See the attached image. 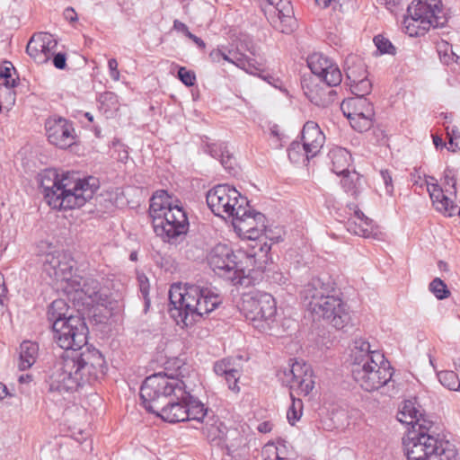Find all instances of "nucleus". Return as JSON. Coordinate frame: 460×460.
<instances>
[{
  "instance_id": "f257e3e1",
  "label": "nucleus",
  "mask_w": 460,
  "mask_h": 460,
  "mask_svg": "<svg viewBox=\"0 0 460 460\" xmlns=\"http://www.w3.org/2000/svg\"><path fill=\"white\" fill-rule=\"evenodd\" d=\"M106 372L104 357L95 348L62 351L49 367L46 383L49 392H74L84 385L100 381Z\"/></svg>"
},
{
  "instance_id": "f03ea898",
  "label": "nucleus",
  "mask_w": 460,
  "mask_h": 460,
  "mask_svg": "<svg viewBox=\"0 0 460 460\" xmlns=\"http://www.w3.org/2000/svg\"><path fill=\"white\" fill-rule=\"evenodd\" d=\"M39 181L47 203L55 209H75L93 199L99 189L96 179H80L75 172L59 174L48 168L39 174Z\"/></svg>"
},
{
  "instance_id": "7ed1b4c3",
  "label": "nucleus",
  "mask_w": 460,
  "mask_h": 460,
  "mask_svg": "<svg viewBox=\"0 0 460 460\" xmlns=\"http://www.w3.org/2000/svg\"><path fill=\"white\" fill-rule=\"evenodd\" d=\"M171 316L179 324L191 325L214 311L222 302L220 296L208 288L195 284L174 283L169 290Z\"/></svg>"
},
{
  "instance_id": "20e7f679",
  "label": "nucleus",
  "mask_w": 460,
  "mask_h": 460,
  "mask_svg": "<svg viewBox=\"0 0 460 460\" xmlns=\"http://www.w3.org/2000/svg\"><path fill=\"white\" fill-rule=\"evenodd\" d=\"M149 215L154 232L164 242L178 244L189 231V220L181 201L172 200L166 190H157L150 199Z\"/></svg>"
},
{
  "instance_id": "39448f33",
  "label": "nucleus",
  "mask_w": 460,
  "mask_h": 460,
  "mask_svg": "<svg viewBox=\"0 0 460 460\" xmlns=\"http://www.w3.org/2000/svg\"><path fill=\"white\" fill-rule=\"evenodd\" d=\"M397 419L411 426L402 444L408 460H429L438 450V438L429 433L433 422L427 420L411 401L405 402Z\"/></svg>"
},
{
  "instance_id": "423d86ee",
  "label": "nucleus",
  "mask_w": 460,
  "mask_h": 460,
  "mask_svg": "<svg viewBox=\"0 0 460 460\" xmlns=\"http://www.w3.org/2000/svg\"><path fill=\"white\" fill-rule=\"evenodd\" d=\"M186 385L182 380L159 372L146 377L140 387L143 406L149 412H156L170 398L186 397Z\"/></svg>"
},
{
  "instance_id": "0eeeda50",
  "label": "nucleus",
  "mask_w": 460,
  "mask_h": 460,
  "mask_svg": "<svg viewBox=\"0 0 460 460\" xmlns=\"http://www.w3.org/2000/svg\"><path fill=\"white\" fill-rule=\"evenodd\" d=\"M407 13L403 25L411 37L423 35L431 27L442 28L448 21L441 0H418L408 6Z\"/></svg>"
},
{
  "instance_id": "6e6552de",
  "label": "nucleus",
  "mask_w": 460,
  "mask_h": 460,
  "mask_svg": "<svg viewBox=\"0 0 460 460\" xmlns=\"http://www.w3.org/2000/svg\"><path fill=\"white\" fill-rule=\"evenodd\" d=\"M354 380L366 391L372 392L394 383L393 368L381 352L357 358L352 365Z\"/></svg>"
},
{
  "instance_id": "1a4fd4ad",
  "label": "nucleus",
  "mask_w": 460,
  "mask_h": 460,
  "mask_svg": "<svg viewBox=\"0 0 460 460\" xmlns=\"http://www.w3.org/2000/svg\"><path fill=\"white\" fill-rule=\"evenodd\" d=\"M240 311L255 329L266 332L275 321L276 302L268 293H248L242 297Z\"/></svg>"
},
{
  "instance_id": "9d476101",
  "label": "nucleus",
  "mask_w": 460,
  "mask_h": 460,
  "mask_svg": "<svg viewBox=\"0 0 460 460\" xmlns=\"http://www.w3.org/2000/svg\"><path fill=\"white\" fill-rule=\"evenodd\" d=\"M207 204L217 217L223 218L244 215L243 205L248 206L246 198L228 184H218L209 190L206 196Z\"/></svg>"
},
{
  "instance_id": "9b49d317",
  "label": "nucleus",
  "mask_w": 460,
  "mask_h": 460,
  "mask_svg": "<svg viewBox=\"0 0 460 460\" xmlns=\"http://www.w3.org/2000/svg\"><path fill=\"white\" fill-rule=\"evenodd\" d=\"M53 338L63 351H79L87 343L88 327L80 315L69 314L66 320L53 324Z\"/></svg>"
},
{
  "instance_id": "f8f14e48",
  "label": "nucleus",
  "mask_w": 460,
  "mask_h": 460,
  "mask_svg": "<svg viewBox=\"0 0 460 460\" xmlns=\"http://www.w3.org/2000/svg\"><path fill=\"white\" fill-rule=\"evenodd\" d=\"M235 258L236 256L229 246L217 244L210 252L208 264L218 276L230 280L234 285H243V270L240 268Z\"/></svg>"
},
{
  "instance_id": "ddd939ff",
  "label": "nucleus",
  "mask_w": 460,
  "mask_h": 460,
  "mask_svg": "<svg viewBox=\"0 0 460 460\" xmlns=\"http://www.w3.org/2000/svg\"><path fill=\"white\" fill-rule=\"evenodd\" d=\"M288 367L278 372V377L283 385L298 394L307 395L314 387L313 370L303 360L290 359Z\"/></svg>"
},
{
  "instance_id": "4468645a",
  "label": "nucleus",
  "mask_w": 460,
  "mask_h": 460,
  "mask_svg": "<svg viewBox=\"0 0 460 460\" xmlns=\"http://www.w3.org/2000/svg\"><path fill=\"white\" fill-rule=\"evenodd\" d=\"M314 318L326 320L334 328L343 329L349 322L350 316L347 305L339 296L338 291L319 301L309 309Z\"/></svg>"
},
{
  "instance_id": "2eb2a0df",
  "label": "nucleus",
  "mask_w": 460,
  "mask_h": 460,
  "mask_svg": "<svg viewBox=\"0 0 460 460\" xmlns=\"http://www.w3.org/2000/svg\"><path fill=\"white\" fill-rule=\"evenodd\" d=\"M341 110L355 130L362 132L371 128L375 111L373 103L366 97L345 99L341 104Z\"/></svg>"
},
{
  "instance_id": "dca6fc26",
  "label": "nucleus",
  "mask_w": 460,
  "mask_h": 460,
  "mask_svg": "<svg viewBox=\"0 0 460 460\" xmlns=\"http://www.w3.org/2000/svg\"><path fill=\"white\" fill-rule=\"evenodd\" d=\"M245 214L235 215L233 218V226L240 234H245L248 239L256 240L260 238L266 229V217L261 213L243 205Z\"/></svg>"
},
{
  "instance_id": "f3484780",
  "label": "nucleus",
  "mask_w": 460,
  "mask_h": 460,
  "mask_svg": "<svg viewBox=\"0 0 460 460\" xmlns=\"http://www.w3.org/2000/svg\"><path fill=\"white\" fill-rule=\"evenodd\" d=\"M308 66L318 80H323L329 86H337L341 83V72L332 59L321 53H314L308 58Z\"/></svg>"
},
{
  "instance_id": "a211bd4d",
  "label": "nucleus",
  "mask_w": 460,
  "mask_h": 460,
  "mask_svg": "<svg viewBox=\"0 0 460 460\" xmlns=\"http://www.w3.org/2000/svg\"><path fill=\"white\" fill-rule=\"evenodd\" d=\"M45 129L49 141L59 148H67L75 143L72 124L64 118H49L45 122Z\"/></svg>"
},
{
  "instance_id": "6ab92c4d",
  "label": "nucleus",
  "mask_w": 460,
  "mask_h": 460,
  "mask_svg": "<svg viewBox=\"0 0 460 460\" xmlns=\"http://www.w3.org/2000/svg\"><path fill=\"white\" fill-rule=\"evenodd\" d=\"M335 282L327 276L313 278L301 291V296L308 310L327 296L336 293Z\"/></svg>"
},
{
  "instance_id": "aec40b11",
  "label": "nucleus",
  "mask_w": 460,
  "mask_h": 460,
  "mask_svg": "<svg viewBox=\"0 0 460 460\" xmlns=\"http://www.w3.org/2000/svg\"><path fill=\"white\" fill-rule=\"evenodd\" d=\"M323 80L313 77L304 78L302 89L306 98L318 107H328L336 100L337 93L331 89L327 84H323Z\"/></svg>"
},
{
  "instance_id": "412c9836",
  "label": "nucleus",
  "mask_w": 460,
  "mask_h": 460,
  "mask_svg": "<svg viewBox=\"0 0 460 460\" xmlns=\"http://www.w3.org/2000/svg\"><path fill=\"white\" fill-rule=\"evenodd\" d=\"M72 260L64 252L48 253L43 261V271L56 281L67 282L72 276Z\"/></svg>"
},
{
  "instance_id": "4be33fe9",
  "label": "nucleus",
  "mask_w": 460,
  "mask_h": 460,
  "mask_svg": "<svg viewBox=\"0 0 460 460\" xmlns=\"http://www.w3.org/2000/svg\"><path fill=\"white\" fill-rule=\"evenodd\" d=\"M57 41L52 39V35L48 32H40L34 34L29 40L26 52L39 64L49 61L51 51L56 48Z\"/></svg>"
},
{
  "instance_id": "5701e85b",
  "label": "nucleus",
  "mask_w": 460,
  "mask_h": 460,
  "mask_svg": "<svg viewBox=\"0 0 460 460\" xmlns=\"http://www.w3.org/2000/svg\"><path fill=\"white\" fill-rule=\"evenodd\" d=\"M325 136L314 121H307L302 130V156L308 161L314 157L323 146Z\"/></svg>"
},
{
  "instance_id": "b1692460",
  "label": "nucleus",
  "mask_w": 460,
  "mask_h": 460,
  "mask_svg": "<svg viewBox=\"0 0 460 460\" xmlns=\"http://www.w3.org/2000/svg\"><path fill=\"white\" fill-rule=\"evenodd\" d=\"M184 399H176V396L170 398L161 409H157L154 414L161 417L164 420L171 423L189 420L186 410L187 400L190 399V393L186 391Z\"/></svg>"
},
{
  "instance_id": "393cba45",
  "label": "nucleus",
  "mask_w": 460,
  "mask_h": 460,
  "mask_svg": "<svg viewBox=\"0 0 460 460\" xmlns=\"http://www.w3.org/2000/svg\"><path fill=\"white\" fill-rule=\"evenodd\" d=\"M425 183L436 210L442 212L447 217L454 216L457 206L454 205L453 201L444 194V191L438 184L437 180L433 176L425 175Z\"/></svg>"
},
{
  "instance_id": "a878e982",
  "label": "nucleus",
  "mask_w": 460,
  "mask_h": 460,
  "mask_svg": "<svg viewBox=\"0 0 460 460\" xmlns=\"http://www.w3.org/2000/svg\"><path fill=\"white\" fill-rule=\"evenodd\" d=\"M223 60L235 65L236 66L243 69L251 75H256L261 71V63L258 62L255 58H249L246 55L237 52L229 51L228 54L224 52Z\"/></svg>"
},
{
  "instance_id": "bb28decb",
  "label": "nucleus",
  "mask_w": 460,
  "mask_h": 460,
  "mask_svg": "<svg viewBox=\"0 0 460 460\" xmlns=\"http://www.w3.org/2000/svg\"><path fill=\"white\" fill-rule=\"evenodd\" d=\"M347 208L349 211L356 213V219H358L361 224L359 227H356L354 221H347V230L349 233L359 236L369 237L373 231L372 220L364 215V213L358 208V205L352 203L349 204Z\"/></svg>"
},
{
  "instance_id": "cd10ccee",
  "label": "nucleus",
  "mask_w": 460,
  "mask_h": 460,
  "mask_svg": "<svg viewBox=\"0 0 460 460\" xmlns=\"http://www.w3.org/2000/svg\"><path fill=\"white\" fill-rule=\"evenodd\" d=\"M204 151L212 157L220 160L222 166L231 172L234 169V158L227 150L225 143H208L204 146Z\"/></svg>"
},
{
  "instance_id": "c85d7f7f",
  "label": "nucleus",
  "mask_w": 460,
  "mask_h": 460,
  "mask_svg": "<svg viewBox=\"0 0 460 460\" xmlns=\"http://www.w3.org/2000/svg\"><path fill=\"white\" fill-rule=\"evenodd\" d=\"M329 157L332 164V171L337 175H342L347 172L351 155L348 150L342 147H335L329 152Z\"/></svg>"
},
{
  "instance_id": "c756f323",
  "label": "nucleus",
  "mask_w": 460,
  "mask_h": 460,
  "mask_svg": "<svg viewBox=\"0 0 460 460\" xmlns=\"http://www.w3.org/2000/svg\"><path fill=\"white\" fill-rule=\"evenodd\" d=\"M341 186L346 193L358 199L363 190L364 180L357 172H347L342 174Z\"/></svg>"
},
{
  "instance_id": "7c9ffc66",
  "label": "nucleus",
  "mask_w": 460,
  "mask_h": 460,
  "mask_svg": "<svg viewBox=\"0 0 460 460\" xmlns=\"http://www.w3.org/2000/svg\"><path fill=\"white\" fill-rule=\"evenodd\" d=\"M38 350V345L34 342L26 341L21 344L19 363L21 370H26L35 363Z\"/></svg>"
},
{
  "instance_id": "2f4dec72",
  "label": "nucleus",
  "mask_w": 460,
  "mask_h": 460,
  "mask_svg": "<svg viewBox=\"0 0 460 460\" xmlns=\"http://www.w3.org/2000/svg\"><path fill=\"white\" fill-rule=\"evenodd\" d=\"M245 438L237 429H229L227 432H225L221 447L226 449L228 456H233L242 447L245 446Z\"/></svg>"
},
{
  "instance_id": "473e14b6",
  "label": "nucleus",
  "mask_w": 460,
  "mask_h": 460,
  "mask_svg": "<svg viewBox=\"0 0 460 460\" xmlns=\"http://www.w3.org/2000/svg\"><path fill=\"white\" fill-rule=\"evenodd\" d=\"M101 286L97 279H87L84 280L83 284L77 283L75 291L78 297L82 299V295L86 296L92 302H98L100 296Z\"/></svg>"
},
{
  "instance_id": "72a5a7b5",
  "label": "nucleus",
  "mask_w": 460,
  "mask_h": 460,
  "mask_svg": "<svg viewBox=\"0 0 460 460\" xmlns=\"http://www.w3.org/2000/svg\"><path fill=\"white\" fill-rule=\"evenodd\" d=\"M100 103L99 109L109 118L113 116L119 111V102L118 96L112 92H104L98 98Z\"/></svg>"
},
{
  "instance_id": "f704fd0d",
  "label": "nucleus",
  "mask_w": 460,
  "mask_h": 460,
  "mask_svg": "<svg viewBox=\"0 0 460 460\" xmlns=\"http://www.w3.org/2000/svg\"><path fill=\"white\" fill-rule=\"evenodd\" d=\"M68 306L66 302L64 299H56L54 300L49 306L47 316L49 322L53 324L56 323L58 320H66L69 315Z\"/></svg>"
},
{
  "instance_id": "c9c22d12",
  "label": "nucleus",
  "mask_w": 460,
  "mask_h": 460,
  "mask_svg": "<svg viewBox=\"0 0 460 460\" xmlns=\"http://www.w3.org/2000/svg\"><path fill=\"white\" fill-rule=\"evenodd\" d=\"M12 69H14V67L11 62H4V66H0V79L4 80V84L8 90L10 103L13 104L15 93L12 91V88L16 86V79L12 78Z\"/></svg>"
},
{
  "instance_id": "e433bc0d",
  "label": "nucleus",
  "mask_w": 460,
  "mask_h": 460,
  "mask_svg": "<svg viewBox=\"0 0 460 460\" xmlns=\"http://www.w3.org/2000/svg\"><path fill=\"white\" fill-rule=\"evenodd\" d=\"M263 460H282L286 457V449L284 445L275 443H267L261 450Z\"/></svg>"
},
{
  "instance_id": "4c0bfd02",
  "label": "nucleus",
  "mask_w": 460,
  "mask_h": 460,
  "mask_svg": "<svg viewBox=\"0 0 460 460\" xmlns=\"http://www.w3.org/2000/svg\"><path fill=\"white\" fill-rule=\"evenodd\" d=\"M186 410L189 420L201 421L207 414V409L204 407V404L195 400L190 394V399L187 400Z\"/></svg>"
},
{
  "instance_id": "58836bf2",
  "label": "nucleus",
  "mask_w": 460,
  "mask_h": 460,
  "mask_svg": "<svg viewBox=\"0 0 460 460\" xmlns=\"http://www.w3.org/2000/svg\"><path fill=\"white\" fill-rule=\"evenodd\" d=\"M456 455L457 451L452 443L438 439V450H436L433 456L439 460H454Z\"/></svg>"
},
{
  "instance_id": "ea45409f",
  "label": "nucleus",
  "mask_w": 460,
  "mask_h": 460,
  "mask_svg": "<svg viewBox=\"0 0 460 460\" xmlns=\"http://www.w3.org/2000/svg\"><path fill=\"white\" fill-rule=\"evenodd\" d=\"M440 384L452 391H457L460 388V381L457 375L451 370L440 371L438 373Z\"/></svg>"
},
{
  "instance_id": "a19ab883",
  "label": "nucleus",
  "mask_w": 460,
  "mask_h": 460,
  "mask_svg": "<svg viewBox=\"0 0 460 460\" xmlns=\"http://www.w3.org/2000/svg\"><path fill=\"white\" fill-rule=\"evenodd\" d=\"M207 429L208 439L221 446L224 441L225 432H227L229 429H227L223 422L218 421L211 424Z\"/></svg>"
},
{
  "instance_id": "79ce46f5",
  "label": "nucleus",
  "mask_w": 460,
  "mask_h": 460,
  "mask_svg": "<svg viewBox=\"0 0 460 460\" xmlns=\"http://www.w3.org/2000/svg\"><path fill=\"white\" fill-rule=\"evenodd\" d=\"M236 364L232 358H223L218 360L214 365V371L217 376L230 375L234 376L236 373Z\"/></svg>"
},
{
  "instance_id": "37998d69",
  "label": "nucleus",
  "mask_w": 460,
  "mask_h": 460,
  "mask_svg": "<svg viewBox=\"0 0 460 460\" xmlns=\"http://www.w3.org/2000/svg\"><path fill=\"white\" fill-rule=\"evenodd\" d=\"M292 403L288 410L287 418L291 425H294L302 416L303 402L300 399H295L293 393H290Z\"/></svg>"
},
{
  "instance_id": "c03bdc74",
  "label": "nucleus",
  "mask_w": 460,
  "mask_h": 460,
  "mask_svg": "<svg viewBox=\"0 0 460 460\" xmlns=\"http://www.w3.org/2000/svg\"><path fill=\"white\" fill-rule=\"evenodd\" d=\"M351 93L354 96L365 97L370 93L372 89V84L367 77H363L358 82L349 85Z\"/></svg>"
},
{
  "instance_id": "a18cd8bd",
  "label": "nucleus",
  "mask_w": 460,
  "mask_h": 460,
  "mask_svg": "<svg viewBox=\"0 0 460 460\" xmlns=\"http://www.w3.org/2000/svg\"><path fill=\"white\" fill-rule=\"evenodd\" d=\"M379 352L378 350H371L370 344L368 341L358 339L355 341L354 354H353V364L356 363L357 358H365L366 355H373L374 353Z\"/></svg>"
},
{
  "instance_id": "49530a36",
  "label": "nucleus",
  "mask_w": 460,
  "mask_h": 460,
  "mask_svg": "<svg viewBox=\"0 0 460 460\" xmlns=\"http://www.w3.org/2000/svg\"><path fill=\"white\" fill-rule=\"evenodd\" d=\"M363 77H367V70L362 63H359L358 66H348L346 69V79L349 81V85L358 82Z\"/></svg>"
},
{
  "instance_id": "de8ad7c7",
  "label": "nucleus",
  "mask_w": 460,
  "mask_h": 460,
  "mask_svg": "<svg viewBox=\"0 0 460 460\" xmlns=\"http://www.w3.org/2000/svg\"><path fill=\"white\" fill-rule=\"evenodd\" d=\"M374 43L377 48V50L381 54H395V47L391 43V41L384 37L383 35H376L374 38Z\"/></svg>"
},
{
  "instance_id": "09e8293b",
  "label": "nucleus",
  "mask_w": 460,
  "mask_h": 460,
  "mask_svg": "<svg viewBox=\"0 0 460 460\" xmlns=\"http://www.w3.org/2000/svg\"><path fill=\"white\" fill-rule=\"evenodd\" d=\"M429 290L438 299H444L449 296V290L447 285L438 278H436L430 282Z\"/></svg>"
},
{
  "instance_id": "8fccbe9b",
  "label": "nucleus",
  "mask_w": 460,
  "mask_h": 460,
  "mask_svg": "<svg viewBox=\"0 0 460 460\" xmlns=\"http://www.w3.org/2000/svg\"><path fill=\"white\" fill-rule=\"evenodd\" d=\"M270 4L274 5L279 18L289 17L292 13L290 2L288 0H268Z\"/></svg>"
},
{
  "instance_id": "3c124183",
  "label": "nucleus",
  "mask_w": 460,
  "mask_h": 460,
  "mask_svg": "<svg viewBox=\"0 0 460 460\" xmlns=\"http://www.w3.org/2000/svg\"><path fill=\"white\" fill-rule=\"evenodd\" d=\"M139 290L145 301V311L150 306L149 299V281L146 276L138 277Z\"/></svg>"
},
{
  "instance_id": "603ef678",
  "label": "nucleus",
  "mask_w": 460,
  "mask_h": 460,
  "mask_svg": "<svg viewBox=\"0 0 460 460\" xmlns=\"http://www.w3.org/2000/svg\"><path fill=\"white\" fill-rule=\"evenodd\" d=\"M178 77L186 86H192L196 82V75L194 72L186 69L184 66H181L179 68Z\"/></svg>"
},
{
  "instance_id": "864d4df0",
  "label": "nucleus",
  "mask_w": 460,
  "mask_h": 460,
  "mask_svg": "<svg viewBox=\"0 0 460 460\" xmlns=\"http://www.w3.org/2000/svg\"><path fill=\"white\" fill-rule=\"evenodd\" d=\"M380 175L385 186L386 194L392 196L394 194V185L391 173L388 170H382Z\"/></svg>"
},
{
  "instance_id": "5fc2aeb1",
  "label": "nucleus",
  "mask_w": 460,
  "mask_h": 460,
  "mask_svg": "<svg viewBox=\"0 0 460 460\" xmlns=\"http://www.w3.org/2000/svg\"><path fill=\"white\" fill-rule=\"evenodd\" d=\"M225 377L228 385V388L234 393H239L240 387L238 385V381L240 378V370L238 367H236V373L234 374V376L230 377V375H226Z\"/></svg>"
},
{
  "instance_id": "6e6d98bb",
  "label": "nucleus",
  "mask_w": 460,
  "mask_h": 460,
  "mask_svg": "<svg viewBox=\"0 0 460 460\" xmlns=\"http://www.w3.org/2000/svg\"><path fill=\"white\" fill-rule=\"evenodd\" d=\"M302 146L299 142H293L288 148V157L291 161L298 162Z\"/></svg>"
},
{
  "instance_id": "4d7b16f0",
  "label": "nucleus",
  "mask_w": 460,
  "mask_h": 460,
  "mask_svg": "<svg viewBox=\"0 0 460 460\" xmlns=\"http://www.w3.org/2000/svg\"><path fill=\"white\" fill-rule=\"evenodd\" d=\"M444 179H445V183L449 185L450 182H452V189L454 190V193L456 194V174H455V172L453 169L447 167L446 168L445 172H444Z\"/></svg>"
},
{
  "instance_id": "13d9d810",
  "label": "nucleus",
  "mask_w": 460,
  "mask_h": 460,
  "mask_svg": "<svg viewBox=\"0 0 460 460\" xmlns=\"http://www.w3.org/2000/svg\"><path fill=\"white\" fill-rule=\"evenodd\" d=\"M248 51L252 56L256 57L258 55V49L251 40H243L237 47L238 51Z\"/></svg>"
},
{
  "instance_id": "bf43d9fd",
  "label": "nucleus",
  "mask_w": 460,
  "mask_h": 460,
  "mask_svg": "<svg viewBox=\"0 0 460 460\" xmlns=\"http://www.w3.org/2000/svg\"><path fill=\"white\" fill-rule=\"evenodd\" d=\"M110 75L114 81L119 80V71L118 69V61L115 58H111L108 61Z\"/></svg>"
},
{
  "instance_id": "052dcab7",
  "label": "nucleus",
  "mask_w": 460,
  "mask_h": 460,
  "mask_svg": "<svg viewBox=\"0 0 460 460\" xmlns=\"http://www.w3.org/2000/svg\"><path fill=\"white\" fill-rule=\"evenodd\" d=\"M53 65L58 69H64L66 66V58L64 53H57L53 57Z\"/></svg>"
},
{
  "instance_id": "680f3d73",
  "label": "nucleus",
  "mask_w": 460,
  "mask_h": 460,
  "mask_svg": "<svg viewBox=\"0 0 460 460\" xmlns=\"http://www.w3.org/2000/svg\"><path fill=\"white\" fill-rule=\"evenodd\" d=\"M172 29L174 31H178V32H181L187 38H189L190 34H191V32L189 31L188 26L185 23H183L181 21H179V20H174L173 21Z\"/></svg>"
},
{
  "instance_id": "e2e57ef3",
  "label": "nucleus",
  "mask_w": 460,
  "mask_h": 460,
  "mask_svg": "<svg viewBox=\"0 0 460 460\" xmlns=\"http://www.w3.org/2000/svg\"><path fill=\"white\" fill-rule=\"evenodd\" d=\"M411 181L413 185L419 186L420 188H423L426 186L425 181H421V174L419 169H414V171L411 173Z\"/></svg>"
},
{
  "instance_id": "0e129e2a",
  "label": "nucleus",
  "mask_w": 460,
  "mask_h": 460,
  "mask_svg": "<svg viewBox=\"0 0 460 460\" xmlns=\"http://www.w3.org/2000/svg\"><path fill=\"white\" fill-rule=\"evenodd\" d=\"M447 136L448 137L449 144L452 146L454 144L455 138L460 137V133L456 127L453 126L450 128L449 126L446 127Z\"/></svg>"
},
{
  "instance_id": "69168bd1",
  "label": "nucleus",
  "mask_w": 460,
  "mask_h": 460,
  "mask_svg": "<svg viewBox=\"0 0 460 460\" xmlns=\"http://www.w3.org/2000/svg\"><path fill=\"white\" fill-rule=\"evenodd\" d=\"M223 55L224 52L221 49H216L209 53V58L214 63H219L223 60Z\"/></svg>"
},
{
  "instance_id": "338daca9",
  "label": "nucleus",
  "mask_w": 460,
  "mask_h": 460,
  "mask_svg": "<svg viewBox=\"0 0 460 460\" xmlns=\"http://www.w3.org/2000/svg\"><path fill=\"white\" fill-rule=\"evenodd\" d=\"M64 17L66 21L70 22L77 21V14L72 7H67L65 9Z\"/></svg>"
},
{
  "instance_id": "774afa93",
  "label": "nucleus",
  "mask_w": 460,
  "mask_h": 460,
  "mask_svg": "<svg viewBox=\"0 0 460 460\" xmlns=\"http://www.w3.org/2000/svg\"><path fill=\"white\" fill-rule=\"evenodd\" d=\"M189 39L191 40L200 49H204L206 48V43L203 40L197 37L194 34H190Z\"/></svg>"
}]
</instances>
